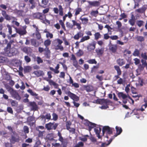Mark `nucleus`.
I'll return each mask as SVG.
<instances>
[{
    "label": "nucleus",
    "mask_w": 147,
    "mask_h": 147,
    "mask_svg": "<svg viewBox=\"0 0 147 147\" xmlns=\"http://www.w3.org/2000/svg\"><path fill=\"white\" fill-rule=\"evenodd\" d=\"M66 94L72 99L74 101L73 103L74 105L76 107H78L80 106V104L76 102L75 101H78L79 100V98L75 94L71 93L70 91H69L66 93Z\"/></svg>",
    "instance_id": "nucleus-1"
},
{
    "label": "nucleus",
    "mask_w": 147,
    "mask_h": 147,
    "mask_svg": "<svg viewBox=\"0 0 147 147\" xmlns=\"http://www.w3.org/2000/svg\"><path fill=\"white\" fill-rule=\"evenodd\" d=\"M96 102L102 105L101 107L102 109H106L109 107L108 105L109 103V100L105 99H98L96 100Z\"/></svg>",
    "instance_id": "nucleus-2"
},
{
    "label": "nucleus",
    "mask_w": 147,
    "mask_h": 147,
    "mask_svg": "<svg viewBox=\"0 0 147 147\" xmlns=\"http://www.w3.org/2000/svg\"><path fill=\"white\" fill-rule=\"evenodd\" d=\"M33 16L35 18L40 20L43 22L46 21L49 23V21L46 19V16L42 13L39 12L34 13L33 14Z\"/></svg>",
    "instance_id": "nucleus-3"
},
{
    "label": "nucleus",
    "mask_w": 147,
    "mask_h": 147,
    "mask_svg": "<svg viewBox=\"0 0 147 147\" xmlns=\"http://www.w3.org/2000/svg\"><path fill=\"white\" fill-rule=\"evenodd\" d=\"M113 129H114L111 128L108 126H104L102 129V136H104L105 133H106L107 134L106 137L107 138H108V135H110L112 134Z\"/></svg>",
    "instance_id": "nucleus-4"
},
{
    "label": "nucleus",
    "mask_w": 147,
    "mask_h": 147,
    "mask_svg": "<svg viewBox=\"0 0 147 147\" xmlns=\"http://www.w3.org/2000/svg\"><path fill=\"white\" fill-rule=\"evenodd\" d=\"M59 124L58 123H55L54 122L51 123L50 122L46 124L45 127L48 130H50L52 129L55 130L56 129Z\"/></svg>",
    "instance_id": "nucleus-5"
},
{
    "label": "nucleus",
    "mask_w": 147,
    "mask_h": 147,
    "mask_svg": "<svg viewBox=\"0 0 147 147\" xmlns=\"http://www.w3.org/2000/svg\"><path fill=\"white\" fill-rule=\"evenodd\" d=\"M20 140V137L18 134L16 133H13L11 135L10 141L12 144H14L15 142H18Z\"/></svg>",
    "instance_id": "nucleus-6"
},
{
    "label": "nucleus",
    "mask_w": 147,
    "mask_h": 147,
    "mask_svg": "<svg viewBox=\"0 0 147 147\" xmlns=\"http://www.w3.org/2000/svg\"><path fill=\"white\" fill-rule=\"evenodd\" d=\"M109 51L114 54L117 53V47L116 44H113L110 41L108 45Z\"/></svg>",
    "instance_id": "nucleus-7"
},
{
    "label": "nucleus",
    "mask_w": 147,
    "mask_h": 147,
    "mask_svg": "<svg viewBox=\"0 0 147 147\" xmlns=\"http://www.w3.org/2000/svg\"><path fill=\"white\" fill-rule=\"evenodd\" d=\"M2 14L7 20L9 21L12 19L14 20H17V19L14 17L10 16L7 14L6 11L5 10L2 11Z\"/></svg>",
    "instance_id": "nucleus-8"
},
{
    "label": "nucleus",
    "mask_w": 147,
    "mask_h": 147,
    "mask_svg": "<svg viewBox=\"0 0 147 147\" xmlns=\"http://www.w3.org/2000/svg\"><path fill=\"white\" fill-rule=\"evenodd\" d=\"M29 105L31 107V110L34 111H38L39 107L36 103L34 102H29Z\"/></svg>",
    "instance_id": "nucleus-9"
},
{
    "label": "nucleus",
    "mask_w": 147,
    "mask_h": 147,
    "mask_svg": "<svg viewBox=\"0 0 147 147\" xmlns=\"http://www.w3.org/2000/svg\"><path fill=\"white\" fill-rule=\"evenodd\" d=\"M16 32L20 36L26 34L27 31L26 30H23L21 28H15Z\"/></svg>",
    "instance_id": "nucleus-10"
},
{
    "label": "nucleus",
    "mask_w": 147,
    "mask_h": 147,
    "mask_svg": "<svg viewBox=\"0 0 147 147\" xmlns=\"http://www.w3.org/2000/svg\"><path fill=\"white\" fill-rule=\"evenodd\" d=\"M101 130V128L100 127H97L94 129V131L95 132L97 137L98 139H100L102 140V136H100V134Z\"/></svg>",
    "instance_id": "nucleus-11"
},
{
    "label": "nucleus",
    "mask_w": 147,
    "mask_h": 147,
    "mask_svg": "<svg viewBox=\"0 0 147 147\" xmlns=\"http://www.w3.org/2000/svg\"><path fill=\"white\" fill-rule=\"evenodd\" d=\"M96 42L94 41L91 43L89 44L87 47V49L89 51L93 50L95 49L96 47Z\"/></svg>",
    "instance_id": "nucleus-12"
},
{
    "label": "nucleus",
    "mask_w": 147,
    "mask_h": 147,
    "mask_svg": "<svg viewBox=\"0 0 147 147\" xmlns=\"http://www.w3.org/2000/svg\"><path fill=\"white\" fill-rule=\"evenodd\" d=\"M88 2L90 5L91 6V7H98L100 5V2L99 1H88Z\"/></svg>",
    "instance_id": "nucleus-13"
},
{
    "label": "nucleus",
    "mask_w": 147,
    "mask_h": 147,
    "mask_svg": "<svg viewBox=\"0 0 147 147\" xmlns=\"http://www.w3.org/2000/svg\"><path fill=\"white\" fill-rule=\"evenodd\" d=\"M86 125L88 126L89 130L90 131L92 129L95 127L96 124L95 123H92L89 121H87L86 122Z\"/></svg>",
    "instance_id": "nucleus-14"
},
{
    "label": "nucleus",
    "mask_w": 147,
    "mask_h": 147,
    "mask_svg": "<svg viewBox=\"0 0 147 147\" xmlns=\"http://www.w3.org/2000/svg\"><path fill=\"white\" fill-rule=\"evenodd\" d=\"M115 129H116V134L114 135L113 136V139L117 136L118 135L120 134L122 132V128L120 127H118L117 126H116L115 127Z\"/></svg>",
    "instance_id": "nucleus-15"
},
{
    "label": "nucleus",
    "mask_w": 147,
    "mask_h": 147,
    "mask_svg": "<svg viewBox=\"0 0 147 147\" xmlns=\"http://www.w3.org/2000/svg\"><path fill=\"white\" fill-rule=\"evenodd\" d=\"M84 35L83 32L81 31L79 32L74 37V38L76 40H78L80 38L82 37Z\"/></svg>",
    "instance_id": "nucleus-16"
},
{
    "label": "nucleus",
    "mask_w": 147,
    "mask_h": 147,
    "mask_svg": "<svg viewBox=\"0 0 147 147\" xmlns=\"http://www.w3.org/2000/svg\"><path fill=\"white\" fill-rule=\"evenodd\" d=\"M11 94H12L13 96L15 98L16 100H20L21 99V97L18 94V92L15 91H14Z\"/></svg>",
    "instance_id": "nucleus-17"
},
{
    "label": "nucleus",
    "mask_w": 147,
    "mask_h": 147,
    "mask_svg": "<svg viewBox=\"0 0 147 147\" xmlns=\"http://www.w3.org/2000/svg\"><path fill=\"white\" fill-rule=\"evenodd\" d=\"M59 68V64H57V66L55 67V69H54L52 67H50L49 69L53 71L55 74H57L59 72V71L58 69Z\"/></svg>",
    "instance_id": "nucleus-18"
},
{
    "label": "nucleus",
    "mask_w": 147,
    "mask_h": 147,
    "mask_svg": "<svg viewBox=\"0 0 147 147\" xmlns=\"http://www.w3.org/2000/svg\"><path fill=\"white\" fill-rule=\"evenodd\" d=\"M136 19L135 17L132 14L131 16V19L129 20L128 22L131 25L133 26L134 25Z\"/></svg>",
    "instance_id": "nucleus-19"
},
{
    "label": "nucleus",
    "mask_w": 147,
    "mask_h": 147,
    "mask_svg": "<svg viewBox=\"0 0 147 147\" xmlns=\"http://www.w3.org/2000/svg\"><path fill=\"white\" fill-rule=\"evenodd\" d=\"M33 73L36 75L37 77L40 76H43L44 75V74L43 71L39 70L34 71Z\"/></svg>",
    "instance_id": "nucleus-20"
},
{
    "label": "nucleus",
    "mask_w": 147,
    "mask_h": 147,
    "mask_svg": "<svg viewBox=\"0 0 147 147\" xmlns=\"http://www.w3.org/2000/svg\"><path fill=\"white\" fill-rule=\"evenodd\" d=\"M83 88L87 92H91L92 90V87L90 85H85L83 86Z\"/></svg>",
    "instance_id": "nucleus-21"
},
{
    "label": "nucleus",
    "mask_w": 147,
    "mask_h": 147,
    "mask_svg": "<svg viewBox=\"0 0 147 147\" xmlns=\"http://www.w3.org/2000/svg\"><path fill=\"white\" fill-rule=\"evenodd\" d=\"M30 41L32 45L36 47H38L40 44L39 43H37L36 40L34 38L31 39Z\"/></svg>",
    "instance_id": "nucleus-22"
},
{
    "label": "nucleus",
    "mask_w": 147,
    "mask_h": 147,
    "mask_svg": "<svg viewBox=\"0 0 147 147\" xmlns=\"http://www.w3.org/2000/svg\"><path fill=\"white\" fill-rule=\"evenodd\" d=\"M29 2L31 4V6L30 7V9H32L36 7V2L34 0H29Z\"/></svg>",
    "instance_id": "nucleus-23"
},
{
    "label": "nucleus",
    "mask_w": 147,
    "mask_h": 147,
    "mask_svg": "<svg viewBox=\"0 0 147 147\" xmlns=\"http://www.w3.org/2000/svg\"><path fill=\"white\" fill-rule=\"evenodd\" d=\"M117 64L120 66H122L125 63V61L123 59H118L117 60Z\"/></svg>",
    "instance_id": "nucleus-24"
},
{
    "label": "nucleus",
    "mask_w": 147,
    "mask_h": 147,
    "mask_svg": "<svg viewBox=\"0 0 147 147\" xmlns=\"http://www.w3.org/2000/svg\"><path fill=\"white\" fill-rule=\"evenodd\" d=\"M95 51L98 55L101 56L103 53V49L102 48L96 49H95Z\"/></svg>",
    "instance_id": "nucleus-25"
},
{
    "label": "nucleus",
    "mask_w": 147,
    "mask_h": 147,
    "mask_svg": "<svg viewBox=\"0 0 147 147\" xmlns=\"http://www.w3.org/2000/svg\"><path fill=\"white\" fill-rule=\"evenodd\" d=\"M80 19L83 24H86L88 22V20L87 18H83L82 16H81L80 18Z\"/></svg>",
    "instance_id": "nucleus-26"
},
{
    "label": "nucleus",
    "mask_w": 147,
    "mask_h": 147,
    "mask_svg": "<svg viewBox=\"0 0 147 147\" xmlns=\"http://www.w3.org/2000/svg\"><path fill=\"white\" fill-rule=\"evenodd\" d=\"M147 8L145 6H143L142 7L137 9L136 11L138 13H142L145 12Z\"/></svg>",
    "instance_id": "nucleus-27"
},
{
    "label": "nucleus",
    "mask_w": 147,
    "mask_h": 147,
    "mask_svg": "<svg viewBox=\"0 0 147 147\" xmlns=\"http://www.w3.org/2000/svg\"><path fill=\"white\" fill-rule=\"evenodd\" d=\"M113 140V138L110 139L108 141V143H107L106 142L102 143V144L100 147H106V146H107L110 144L112 142Z\"/></svg>",
    "instance_id": "nucleus-28"
},
{
    "label": "nucleus",
    "mask_w": 147,
    "mask_h": 147,
    "mask_svg": "<svg viewBox=\"0 0 147 147\" xmlns=\"http://www.w3.org/2000/svg\"><path fill=\"white\" fill-rule=\"evenodd\" d=\"M5 87L7 90L11 94L14 91V90L7 84L5 85Z\"/></svg>",
    "instance_id": "nucleus-29"
},
{
    "label": "nucleus",
    "mask_w": 147,
    "mask_h": 147,
    "mask_svg": "<svg viewBox=\"0 0 147 147\" xmlns=\"http://www.w3.org/2000/svg\"><path fill=\"white\" fill-rule=\"evenodd\" d=\"M118 97L119 98H122L123 99H125L127 98V95L123 93L122 92H119L118 94Z\"/></svg>",
    "instance_id": "nucleus-30"
},
{
    "label": "nucleus",
    "mask_w": 147,
    "mask_h": 147,
    "mask_svg": "<svg viewBox=\"0 0 147 147\" xmlns=\"http://www.w3.org/2000/svg\"><path fill=\"white\" fill-rule=\"evenodd\" d=\"M114 67L115 70H116L117 74L118 75H121V71L119 67L117 65H115Z\"/></svg>",
    "instance_id": "nucleus-31"
},
{
    "label": "nucleus",
    "mask_w": 147,
    "mask_h": 147,
    "mask_svg": "<svg viewBox=\"0 0 147 147\" xmlns=\"http://www.w3.org/2000/svg\"><path fill=\"white\" fill-rule=\"evenodd\" d=\"M51 44V41L49 39L45 40L44 42V45L46 48H48L47 47L50 45Z\"/></svg>",
    "instance_id": "nucleus-32"
},
{
    "label": "nucleus",
    "mask_w": 147,
    "mask_h": 147,
    "mask_svg": "<svg viewBox=\"0 0 147 147\" xmlns=\"http://www.w3.org/2000/svg\"><path fill=\"white\" fill-rule=\"evenodd\" d=\"M31 70V67L30 66H26L24 67V73L29 72Z\"/></svg>",
    "instance_id": "nucleus-33"
},
{
    "label": "nucleus",
    "mask_w": 147,
    "mask_h": 147,
    "mask_svg": "<svg viewBox=\"0 0 147 147\" xmlns=\"http://www.w3.org/2000/svg\"><path fill=\"white\" fill-rule=\"evenodd\" d=\"M49 2V0H42L41 4L42 5L40 6L43 8H45V6L47 5Z\"/></svg>",
    "instance_id": "nucleus-34"
},
{
    "label": "nucleus",
    "mask_w": 147,
    "mask_h": 147,
    "mask_svg": "<svg viewBox=\"0 0 147 147\" xmlns=\"http://www.w3.org/2000/svg\"><path fill=\"white\" fill-rule=\"evenodd\" d=\"M90 37L88 36H85L84 37L83 36L81 39L80 42H84L86 40H89L90 39Z\"/></svg>",
    "instance_id": "nucleus-35"
},
{
    "label": "nucleus",
    "mask_w": 147,
    "mask_h": 147,
    "mask_svg": "<svg viewBox=\"0 0 147 147\" xmlns=\"http://www.w3.org/2000/svg\"><path fill=\"white\" fill-rule=\"evenodd\" d=\"M71 125V123L70 121H67L66 123V128L67 130H69L71 129L70 126Z\"/></svg>",
    "instance_id": "nucleus-36"
},
{
    "label": "nucleus",
    "mask_w": 147,
    "mask_h": 147,
    "mask_svg": "<svg viewBox=\"0 0 147 147\" xmlns=\"http://www.w3.org/2000/svg\"><path fill=\"white\" fill-rule=\"evenodd\" d=\"M55 49L56 50L60 49L61 51H62L64 49L63 47L61 45H58L56 46H55Z\"/></svg>",
    "instance_id": "nucleus-37"
},
{
    "label": "nucleus",
    "mask_w": 147,
    "mask_h": 147,
    "mask_svg": "<svg viewBox=\"0 0 147 147\" xmlns=\"http://www.w3.org/2000/svg\"><path fill=\"white\" fill-rule=\"evenodd\" d=\"M58 8L59 10V15L62 16L63 15V8L61 5H60L58 6Z\"/></svg>",
    "instance_id": "nucleus-38"
},
{
    "label": "nucleus",
    "mask_w": 147,
    "mask_h": 147,
    "mask_svg": "<svg viewBox=\"0 0 147 147\" xmlns=\"http://www.w3.org/2000/svg\"><path fill=\"white\" fill-rule=\"evenodd\" d=\"M144 23V22L142 20H138L136 22L137 25L140 27L143 26Z\"/></svg>",
    "instance_id": "nucleus-39"
},
{
    "label": "nucleus",
    "mask_w": 147,
    "mask_h": 147,
    "mask_svg": "<svg viewBox=\"0 0 147 147\" xmlns=\"http://www.w3.org/2000/svg\"><path fill=\"white\" fill-rule=\"evenodd\" d=\"M13 42L14 41L13 40H11L7 43L6 49H10L11 48V45Z\"/></svg>",
    "instance_id": "nucleus-40"
},
{
    "label": "nucleus",
    "mask_w": 147,
    "mask_h": 147,
    "mask_svg": "<svg viewBox=\"0 0 147 147\" xmlns=\"http://www.w3.org/2000/svg\"><path fill=\"white\" fill-rule=\"evenodd\" d=\"M136 39L138 41H139L141 42L144 40V38L142 36H138L137 37Z\"/></svg>",
    "instance_id": "nucleus-41"
},
{
    "label": "nucleus",
    "mask_w": 147,
    "mask_h": 147,
    "mask_svg": "<svg viewBox=\"0 0 147 147\" xmlns=\"http://www.w3.org/2000/svg\"><path fill=\"white\" fill-rule=\"evenodd\" d=\"M27 91L32 96H38V94L36 93L33 92L31 89H28V90Z\"/></svg>",
    "instance_id": "nucleus-42"
},
{
    "label": "nucleus",
    "mask_w": 147,
    "mask_h": 147,
    "mask_svg": "<svg viewBox=\"0 0 147 147\" xmlns=\"http://www.w3.org/2000/svg\"><path fill=\"white\" fill-rule=\"evenodd\" d=\"M76 11L75 13V16H76L77 15L79 14L80 12L82 11V9L81 8H78L76 9Z\"/></svg>",
    "instance_id": "nucleus-43"
},
{
    "label": "nucleus",
    "mask_w": 147,
    "mask_h": 147,
    "mask_svg": "<svg viewBox=\"0 0 147 147\" xmlns=\"http://www.w3.org/2000/svg\"><path fill=\"white\" fill-rule=\"evenodd\" d=\"M45 51H46V53L45 54V55L46 56L48 57L51 53L49 49V48H45Z\"/></svg>",
    "instance_id": "nucleus-44"
},
{
    "label": "nucleus",
    "mask_w": 147,
    "mask_h": 147,
    "mask_svg": "<svg viewBox=\"0 0 147 147\" xmlns=\"http://www.w3.org/2000/svg\"><path fill=\"white\" fill-rule=\"evenodd\" d=\"M145 104L142 105V107H144V108L146 109L147 107V96L145 97L143 100Z\"/></svg>",
    "instance_id": "nucleus-45"
},
{
    "label": "nucleus",
    "mask_w": 147,
    "mask_h": 147,
    "mask_svg": "<svg viewBox=\"0 0 147 147\" xmlns=\"http://www.w3.org/2000/svg\"><path fill=\"white\" fill-rule=\"evenodd\" d=\"M87 62L89 64H95L97 63V61H96L95 59H90L87 61Z\"/></svg>",
    "instance_id": "nucleus-46"
},
{
    "label": "nucleus",
    "mask_w": 147,
    "mask_h": 147,
    "mask_svg": "<svg viewBox=\"0 0 147 147\" xmlns=\"http://www.w3.org/2000/svg\"><path fill=\"white\" fill-rule=\"evenodd\" d=\"M11 103L12 107H16L18 105V102L14 100H12L11 102Z\"/></svg>",
    "instance_id": "nucleus-47"
},
{
    "label": "nucleus",
    "mask_w": 147,
    "mask_h": 147,
    "mask_svg": "<svg viewBox=\"0 0 147 147\" xmlns=\"http://www.w3.org/2000/svg\"><path fill=\"white\" fill-rule=\"evenodd\" d=\"M95 39L96 40H98V38H100L101 35L98 32H97L96 33L94 34Z\"/></svg>",
    "instance_id": "nucleus-48"
},
{
    "label": "nucleus",
    "mask_w": 147,
    "mask_h": 147,
    "mask_svg": "<svg viewBox=\"0 0 147 147\" xmlns=\"http://www.w3.org/2000/svg\"><path fill=\"white\" fill-rule=\"evenodd\" d=\"M53 120L54 121H56L58 119V115L55 113H53L52 114Z\"/></svg>",
    "instance_id": "nucleus-49"
},
{
    "label": "nucleus",
    "mask_w": 147,
    "mask_h": 147,
    "mask_svg": "<svg viewBox=\"0 0 147 147\" xmlns=\"http://www.w3.org/2000/svg\"><path fill=\"white\" fill-rule=\"evenodd\" d=\"M66 27L72 29L73 28V25L69 22H66Z\"/></svg>",
    "instance_id": "nucleus-50"
},
{
    "label": "nucleus",
    "mask_w": 147,
    "mask_h": 147,
    "mask_svg": "<svg viewBox=\"0 0 147 147\" xmlns=\"http://www.w3.org/2000/svg\"><path fill=\"white\" fill-rule=\"evenodd\" d=\"M141 56L143 59L145 60H147V55L146 52L142 53L141 55Z\"/></svg>",
    "instance_id": "nucleus-51"
},
{
    "label": "nucleus",
    "mask_w": 147,
    "mask_h": 147,
    "mask_svg": "<svg viewBox=\"0 0 147 147\" xmlns=\"http://www.w3.org/2000/svg\"><path fill=\"white\" fill-rule=\"evenodd\" d=\"M140 54V51L137 49H135L133 53V55L134 56H139Z\"/></svg>",
    "instance_id": "nucleus-52"
},
{
    "label": "nucleus",
    "mask_w": 147,
    "mask_h": 147,
    "mask_svg": "<svg viewBox=\"0 0 147 147\" xmlns=\"http://www.w3.org/2000/svg\"><path fill=\"white\" fill-rule=\"evenodd\" d=\"M23 130L24 131L25 133L28 134L29 133V128L27 126L25 125L24 126Z\"/></svg>",
    "instance_id": "nucleus-53"
},
{
    "label": "nucleus",
    "mask_w": 147,
    "mask_h": 147,
    "mask_svg": "<svg viewBox=\"0 0 147 147\" xmlns=\"http://www.w3.org/2000/svg\"><path fill=\"white\" fill-rule=\"evenodd\" d=\"M84 143L81 142H80L77 144L74 147H81L84 146Z\"/></svg>",
    "instance_id": "nucleus-54"
},
{
    "label": "nucleus",
    "mask_w": 147,
    "mask_h": 147,
    "mask_svg": "<svg viewBox=\"0 0 147 147\" xmlns=\"http://www.w3.org/2000/svg\"><path fill=\"white\" fill-rule=\"evenodd\" d=\"M27 120L29 122L35 121V118L32 116H30L28 117Z\"/></svg>",
    "instance_id": "nucleus-55"
},
{
    "label": "nucleus",
    "mask_w": 147,
    "mask_h": 147,
    "mask_svg": "<svg viewBox=\"0 0 147 147\" xmlns=\"http://www.w3.org/2000/svg\"><path fill=\"white\" fill-rule=\"evenodd\" d=\"M84 54L83 51L81 49H79L78 51L76 53V55L78 57L82 56Z\"/></svg>",
    "instance_id": "nucleus-56"
},
{
    "label": "nucleus",
    "mask_w": 147,
    "mask_h": 147,
    "mask_svg": "<svg viewBox=\"0 0 147 147\" xmlns=\"http://www.w3.org/2000/svg\"><path fill=\"white\" fill-rule=\"evenodd\" d=\"M7 112L11 114H13V111L12 108L10 107H8L7 108Z\"/></svg>",
    "instance_id": "nucleus-57"
},
{
    "label": "nucleus",
    "mask_w": 147,
    "mask_h": 147,
    "mask_svg": "<svg viewBox=\"0 0 147 147\" xmlns=\"http://www.w3.org/2000/svg\"><path fill=\"white\" fill-rule=\"evenodd\" d=\"M50 90V87L49 85H47L46 86H44L42 90L48 92Z\"/></svg>",
    "instance_id": "nucleus-58"
},
{
    "label": "nucleus",
    "mask_w": 147,
    "mask_h": 147,
    "mask_svg": "<svg viewBox=\"0 0 147 147\" xmlns=\"http://www.w3.org/2000/svg\"><path fill=\"white\" fill-rule=\"evenodd\" d=\"M24 58V60L27 63H29L31 61L30 58L28 55L25 56Z\"/></svg>",
    "instance_id": "nucleus-59"
},
{
    "label": "nucleus",
    "mask_w": 147,
    "mask_h": 147,
    "mask_svg": "<svg viewBox=\"0 0 147 147\" xmlns=\"http://www.w3.org/2000/svg\"><path fill=\"white\" fill-rule=\"evenodd\" d=\"M98 11L97 10L96 11H91V15L94 16L96 17L98 13Z\"/></svg>",
    "instance_id": "nucleus-60"
},
{
    "label": "nucleus",
    "mask_w": 147,
    "mask_h": 147,
    "mask_svg": "<svg viewBox=\"0 0 147 147\" xmlns=\"http://www.w3.org/2000/svg\"><path fill=\"white\" fill-rule=\"evenodd\" d=\"M7 26L8 28V32L9 34L11 35L12 32V30L11 26L8 24H7Z\"/></svg>",
    "instance_id": "nucleus-61"
},
{
    "label": "nucleus",
    "mask_w": 147,
    "mask_h": 147,
    "mask_svg": "<svg viewBox=\"0 0 147 147\" xmlns=\"http://www.w3.org/2000/svg\"><path fill=\"white\" fill-rule=\"evenodd\" d=\"M6 58L4 57H0V63H4L5 62Z\"/></svg>",
    "instance_id": "nucleus-62"
},
{
    "label": "nucleus",
    "mask_w": 147,
    "mask_h": 147,
    "mask_svg": "<svg viewBox=\"0 0 147 147\" xmlns=\"http://www.w3.org/2000/svg\"><path fill=\"white\" fill-rule=\"evenodd\" d=\"M45 119L48 120L51 119V116L50 113H47L45 115Z\"/></svg>",
    "instance_id": "nucleus-63"
},
{
    "label": "nucleus",
    "mask_w": 147,
    "mask_h": 147,
    "mask_svg": "<svg viewBox=\"0 0 147 147\" xmlns=\"http://www.w3.org/2000/svg\"><path fill=\"white\" fill-rule=\"evenodd\" d=\"M46 36L47 38H53V35L49 32L47 34H46Z\"/></svg>",
    "instance_id": "nucleus-64"
}]
</instances>
